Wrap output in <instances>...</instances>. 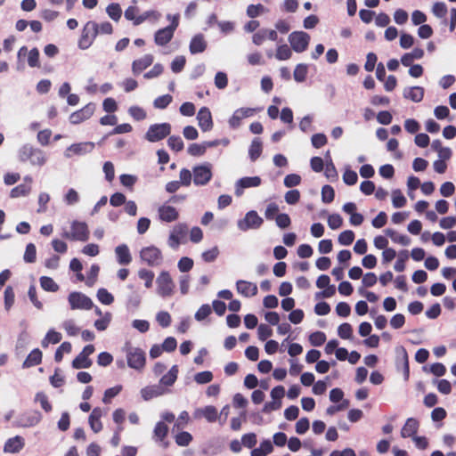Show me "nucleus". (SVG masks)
<instances>
[{
  "instance_id": "obj_1",
  "label": "nucleus",
  "mask_w": 456,
  "mask_h": 456,
  "mask_svg": "<svg viewBox=\"0 0 456 456\" xmlns=\"http://www.w3.org/2000/svg\"><path fill=\"white\" fill-rule=\"evenodd\" d=\"M19 159L21 162L29 161L32 165L39 167L46 162L45 152L29 144H25L20 149Z\"/></svg>"
},
{
  "instance_id": "obj_2",
  "label": "nucleus",
  "mask_w": 456,
  "mask_h": 456,
  "mask_svg": "<svg viewBox=\"0 0 456 456\" xmlns=\"http://www.w3.org/2000/svg\"><path fill=\"white\" fill-rule=\"evenodd\" d=\"M98 34L99 25L93 20L87 21L78 40V47L83 50L89 48Z\"/></svg>"
},
{
  "instance_id": "obj_3",
  "label": "nucleus",
  "mask_w": 456,
  "mask_h": 456,
  "mask_svg": "<svg viewBox=\"0 0 456 456\" xmlns=\"http://www.w3.org/2000/svg\"><path fill=\"white\" fill-rule=\"evenodd\" d=\"M70 232H65L62 237L70 240L86 241L89 239L88 226L85 222L74 221Z\"/></svg>"
},
{
  "instance_id": "obj_4",
  "label": "nucleus",
  "mask_w": 456,
  "mask_h": 456,
  "mask_svg": "<svg viewBox=\"0 0 456 456\" xmlns=\"http://www.w3.org/2000/svg\"><path fill=\"white\" fill-rule=\"evenodd\" d=\"M157 292L162 297H167L173 295L175 283L167 271H162L157 280Z\"/></svg>"
},
{
  "instance_id": "obj_5",
  "label": "nucleus",
  "mask_w": 456,
  "mask_h": 456,
  "mask_svg": "<svg viewBox=\"0 0 456 456\" xmlns=\"http://www.w3.org/2000/svg\"><path fill=\"white\" fill-rule=\"evenodd\" d=\"M170 132L171 126L169 123L154 124L149 127L145 138L151 142H155L166 138Z\"/></svg>"
},
{
  "instance_id": "obj_6",
  "label": "nucleus",
  "mask_w": 456,
  "mask_h": 456,
  "mask_svg": "<svg viewBox=\"0 0 456 456\" xmlns=\"http://www.w3.org/2000/svg\"><path fill=\"white\" fill-rule=\"evenodd\" d=\"M140 257L149 266H159L163 261L160 249L155 246L142 248L140 251Z\"/></svg>"
},
{
  "instance_id": "obj_7",
  "label": "nucleus",
  "mask_w": 456,
  "mask_h": 456,
  "mask_svg": "<svg viewBox=\"0 0 456 456\" xmlns=\"http://www.w3.org/2000/svg\"><path fill=\"white\" fill-rule=\"evenodd\" d=\"M289 41L295 52L302 53L307 49L310 37L304 31H295L289 36Z\"/></svg>"
},
{
  "instance_id": "obj_8",
  "label": "nucleus",
  "mask_w": 456,
  "mask_h": 456,
  "mask_svg": "<svg viewBox=\"0 0 456 456\" xmlns=\"http://www.w3.org/2000/svg\"><path fill=\"white\" fill-rule=\"evenodd\" d=\"M126 360L130 368L141 370L145 366V353L141 348H130L126 353Z\"/></svg>"
},
{
  "instance_id": "obj_9",
  "label": "nucleus",
  "mask_w": 456,
  "mask_h": 456,
  "mask_svg": "<svg viewBox=\"0 0 456 456\" xmlns=\"http://www.w3.org/2000/svg\"><path fill=\"white\" fill-rule=\"evenodd\" d=\"M68 299L72 310H90L94 306L91 298L81 292H71Z\"/></svg>"
},
{
  "instance_id": "obj_10",
  "label": "nucleus",
  "mask_w": 456,
  "mask_h": 456,
  "mask_svg": "<svg viewBox=\"0 0 456 456\" xmlns=\"http://www.w3.org/2000/svg\"><path fill=\"white\" fill-rule=\"evenodd\" d=\"M95 348L94 345L86 346L82 352L78 354L72 361V367L74 369H86L92 366V360L89 358V355L94 354Z\"/></svg>"
},
{
  "instance_id": "obj_11",
  "label": "nucleus",
  "mask_w": 456,
  "mask_h": 456,
  "mask_svg": "<svg viewBox=\"0 0 456 456\" xmlns=\"http://www.w3.org/2000/svg\"><path fill=\"white\" fill-rule=\"evenodd\" d=\"M94 111L95 104L89 102L80 110L71 113L69 116V121L73 125H78L89 119L94 115Z\"/></svg>"
},
{
  "instance_id": "obj_12",
  "label": "nucleus",
  "mask_w": 456,
  "mask_h": 456,
  "mask_svg": "<svg viewBox=\"0 0 456 456\" xmlns=\"http://www.w3.org/2000/svg\"><path fill=\"white\" fill-rule=\"evenodd\" d=\"M212 178V172L209 165H200L193 168V183L195 185H205Z\"/></svg>"
},
{
  "instance_id": "obj_13",
  "label": "nucleus",
  "mask_w": 456,
  "mask_h": 456,
  "mask_svg": "<svg viewBox=\"0 0 456 456\" xmlns=\"http://www.w3.org/2000/svg\"><path fill=\"white\" fill-rule=\"evenodd\" d=\"M263 224V219L258 216L256 211L251 210L248 212L243 220L239 221L238 226L242 231L248 229L259 228Z\"/></svg>"
},
{
  "instance_id": "obj_14",
  "label": "nucleus",
  "mask_w": 456,
  "mask_h": 456,
  "mask_svg": "<svg viewBox=\"0 0 456 456\" xmlns=\"http://www.w3.org/2000/svg\"><path fill=\"white\" fill-rule=\"evenodd\" d=\"M255 112L256 110L252 108H240L236 110L229 119V126L233 129L238 128L243 118L252 117Z\"/></svg>"
},
{
  "instance_id": "obj_15",
  "label": "nucleus",
  "mask_w": 456,
  "mask_h": 456,
  "mask_svg": "<svg viewBox=\"0 0 456 456\" xmlns=\"http://www.w3.org/2000/svg\"><path fill=\"white\" fill-rule=\"evenodd\" d=\"M188 228L185 224H179L175 225L168 238V245L172 248H177L181 240L186 235Z\"/></svg>"
},
{
  "instance_id": "obj_16",
  "label": "nucleus",
  "mask_w": 456,
  "mask_h": 456,
  "mask_svg": "<svg viewBox=\"0 0 456 456\" xmlns=\"http://www.w3.org/2000/svg\"><path fill=\"white\" fill-rule=\"evenodd\" d=\"M197 119L199 122V126L202 131L207 132L213 128L212 115L208 108H200L197 115Z\"/></svg>"
},
{
  "instance_id": "obj_17",
  "label": "nucleus",
  "mask_w": 456,
  "mask_h": 456,
  "mask_svg": "<svg viewBox=\"0 0 456 456\" xmlns=\"http://www.w3.org/2000/svg\"><path fill=\"white\" fill-rule=\"evenodd\" d=\"M236 289L238 293L242 295L245 297H254L257 294L258 289L256 283L244 281V280H239L236 282Z\"/></svg>"
},
{
  "instance_id": "obj_18",
  "label": "nucleus",
  "mask_w": 456,
  "mask_h": 456,
  "mask_svg": "<svg viewBox=\"0 0 456 456\" xmlns=\"http://www.w3.org/2000/svg\"><path fill=\"white\" fill-rule=\"evenodd\" d=\"M159 216L163 222L171 223L178 219L179 213L175 208L168 205H162L159 208Z\"/></svg>"
},
{
  "instance_id": "obj_19",
  "label": "nucleus",
  "mask_w": 456,
  "mask_h": 456,
  "mask_svg": "<svg viewBox=\"0 0 456 456\" xmlns=\"http://www.w3.org/2000/svg\"><path fill=\"white\" fill-rule=\"evenodd\" d=\"M217 144V141L205 142L202 144L191 143L189 145L187 151L191 156L199 157L205 154L207 148L215 147Z\"/></svg>"
},
{
  "instance_id": "obj_20",
  "label": "nucleus",
  "mask_w": 456,
  "mask_h": 456,
  "mask_svg": "<svg viewBox=\"0 0 456 456\" xmlns=\"http://www.w3.org/2000/svg\"><path fill=\"white\" fill-rule=\"evenodd\" d=\"M151 54H145L143 57L134 60L132 63V71L134 75L140 74L142 70L150 67L153 62Z\"/></svg>"
},
{
  "instance_id": "obj_21",
  "label": "nucleus",
  "mask_w": 456,
  "mask_h": 456,
  "mask_svg": "<svg viewBox=\"0 0 456 456\" xmlns=\"http://www.w3.org/2000/svg\"><path fill=\"white\" fill-rule=\"evenodd\" d=\"M24 180H25L24 183H20L11 190V192H10L11 198H19V197H22V196H27L30 192L32 178L27 176V177H25Z\"/></svg>"
},
{
  "instance_id": "obj_22",
  "label": "nucleus",
  "mask_w": 456,
  "mask_h": 456,
  "mask_svg": "<svg viewBox=\"0 0 456 456\" xmlns=\"http://www.w3.org/2000/svg\"><path fill=\"white\" fill-rule=\"evenodd\" d=\"M419 421L414 418L407 419L405 424L402 428L401 436L403 438L414 437L419 429Z\"/></svg>"
},
{
  "instance_id": "obj_23",
  "label": "nucleus",
  "mask_w": 456,
  "mask_h": 456,
  "mask_svg": "<svg viewBox=\"0 0 456 456\" xmlns=\"http://www.w3.org/2000/svg\"><path fill=\"white\" fill-rule=\"evenodd\" d=\"M24 447V440L21 436H14L9 438L4 446V452L16 453L19 452Z\"/></svg>"
},
{
  "instance_id": "obj_24",
  "label": "nucleus",
  "mask_w": 456,
  "mask_h": 456,
  "mask_svg": "<svg viewBox=\"0 0 456 456\" xmlns=\"http://www.w3.org/2000/svg\"><path fill=\"white\" fill-rule=\"evenodd\" d=\"M190 52L191 54L203 53L207 48V42L202 34L194 36L190 43Z\"/></svg>"
},
{
  "instance_id": "obj_25",
  "label": "nucleus",
  "mask_w": 456,
  "mask_h": 456,
  "mask_svg": "<svg viewBox=\"0 0 456 456\" xmlns=\"http://www.w3.org/2000/svg\"><path fill=\"white\" fill-rule=\"evenodd\" d=\"M174 33L169 28L166 27L156 31L154 36L155 44L160 46L167 45L173 38Z\"/></svg>"
},
{
  "instance_id": "obj_26",
  "label": "nucleus",
  "mask_w": 456,
  "mask_h": 456,
  "mask_svg": "<svg viewBox=\"0 0 456 456\" xmlns=\"http://www.w3.org/2000/svg\"><path fill=\"white\" fill-rule=\"evenodd\" d=\"M115 253L117 256V260L120 265H126L131 263L132 256L128 247L126 244L118 245Z\"/></svg>"
},
{
  "instance_id": "obj_27",
  "label": "nucleus",
  "mask_w": 456,
  "mask_h": 456,
  "mask_svg": "<svg viewBox=\"0 0 456 456\" xmlns=\"http://www.w3.org/2000/svg\"><path fill=\"white\" fill-rule=\"evenodd\" d=\"M42 357H43V354H42L41 350L38 348H36L28 354V355L27 356V358L25 359V361L22 363V367L24 369H26V368L37 366L41 363Z\"/></svg>"
},
{
  "instance_id": "obj_28",
  "label": "nucleus",
  "mask_w": 456,
  "mask_h": 456,
  "mask_svg": "<svg viewBox=\"0 0 456 456\" xmlns=\"http://www.w3.org/2000/svg\"><path fill=\"white\" fill-rule=\"evenodd\" d=\"M424 92V88L421 86H412L404 91L403 96L414 102H419L423 100Z\"/></svg>"
},
{
  "instance_id": "obj_29",
  "label": "nucleus",
  "mask_w": 456,
  "mask_h": 456,
  "mask_svg": "<svg viewBox=\"0 0 456 456\" xmlns=\"http://www.w3.org/2000/svg\"><path fill=\"white\" fill-rule=\"evenodd\" d=\"M168 433V427L164 421H159L153 430V439L157 442H164Z\"/></svg>"
},
{
  "instance_id": "obj_30",
  "label": "nucleus",
  "mask_w": 456,
  "mask_h": 456,
  "mask_svg": "<svg viewBox=\"0 0 456 456\" xmlns=\"http://www.w3.org/2000/svg\"><path fill=\"white\" fill-rule=\"evenodd\" d=\"M385 233L395 242L403 246H408L411 243V239L407 235L399 234L393 229H387Z\"/></svg>"
},
{
  "instance_id": "obj_31",
  "label": "nucleus",
  "mask_w": 456,
  "mask_h": 456,
  "mask_svg": "<svg viewBox=\"0 0 456 456\" xmlns=\"http://www.w3.org/2000/svg\"><path fill=\"white\" fill-rule=\"evenodd\" d=\"M263 150V145L260 138H255L253 139L249 150L248 154L250 157V159L252 161H256L261 155Z\"/></svg>"
},
{
  "instance_id": "obj_32",
  "label": "nucleus",
  "mask_w": 456,
  "mask_h": 456,
  "mask_svg": "<svg viewBox=\"0 0 456 456\" xmlns=\"http://www.w3.org/2000/svg\"><path fill=\"white\" fill-rule=\"evenodd\" d=\"M177 374L178 367L176 365H174L169 370V371L160 379V383L167 387L172 386L177 379Z\"/></svg>"
},
{
  "instance_id": "obj_33",
  "label": "nucleus",
  "mask_w": 456,
  "mask_h": 456,
  "mask_svg": "<svg viewBox=\"0 0 456 456\" xmlns=\"http://www.w3.org/2000/svg\"><path fill=\"white\" fill-rule=\"evenodd\" d=\"M94 147V142H79L70 145L68 151H72L74 154H81L92 151Z\"/></svg>"
},
{
  "instance_id": "obj_34",
  "label": "nucleus",
  "mask_w": 456,
  "mask_h": 456,
  "mask_svg": "<svg viewBox=\"0 0 456 456\" xmlns=\"http://www.w3.org/2000/svg\"><path fill=\"white\" fill-rule=\"evenodd\" d=\"M61 334L54 330H50L42 341V346L47 347L49 343L57 344L61 340Z\"/></svg>"
},
{
  "instance_id": "obj_35",
  "label": "nucleus",
  "mask_w": 456,
  "mask_h": 456,
  "mask_svg": "<svg viewBox=\"0 0 456 456\" xmlns=\"http://www.w3.org/2000/svg\"><path fill=\"white\" fill-rule=\"evenodd\" d=\"M138 277L144 281V285L147 289L152 287L153 280L155 277V274L152 271L144 268L140 269L138 271Z\"/></svg>"
},
{
  "instance_id": "obj_36",
  "label": "nucleus",
  "mask_w": 456,
  "mask_h": 456,
  "mask_svg": "<svg viewBox=\"0 0 456 456\" xmlns=\"http://www.w3.org/2000/svg\"><path fill=\"white\" fill-rule=\"evenodd\" d=\"M39 281L42 289L45 291L56 292L59 289L58 284L51 277L42 276Z\"/></svg>"
},
{
  "instance_id": "obj_37",
  "label": "nucleus",
  "mask_w": 456,
  "mask_h": 456,
  "mask_svg": "<svg viewBox=\"0 0 456 456\" xmlns=\"http://www.w3.org/2000/svg\"><path fill=\"white\" fill-rule=\"evenodd\" d=\"M35 401L40 403L42 409L45 412H50L52 411L53 406L48 400V396L44 392L37 393L35 396Z\"/></svg>"
},
{
  "instance_id": "obj_38",
  "label": "nucleus",
  "mask_w": 456,
  "mask_h": 456,
  "mask_svg": "<svg viewBox=\"0 0 456 456\" xmlns=\"http://www.w3.org/2000/svg\"><path fill=\"white\" fill-rule=\"evenodd\" d=\"M335 191L330 185H324L322 188V200L323 203L330 204L334 200Z\"/></svg>"
},
{
  "instance_id": "obj_39",
  "label": "nucleus",
  "mask_w": 456,
  "mask_h": 456,
  "mask_svg": "<svg viewBox=\"0 0 456 456\" xmlns=\"http://www.w3.org/2000/svg\"><path fill=\"white\" fill-rule=\"evenodd\" d=\"M175 441L179 446H188L192 441V436L187 431H182L175 436Z\"/></svg>"
},
{
  "instance_id": "obj_40",
  "label": "nucleus",
  "mask_w": 456,
  "mask_h": 456,
  "mask_svg": "<svg viewBox=\"0 0 456 456\" xmlns=\"http://www.w3.org/2000/svg\"><path fill=\"white\" fill-rule=\"evenodd\" d=\"M107 13L108 15L115 21L119 20L122 15V10L118 4L113 3L107 6Z\"/></svg>"
},
{
  "instance_id": "obj_41",
  "label": "nucleus",
  "mask_w": 456,
  "mask_h": 456,
  "mask_svg": "<svg viewBox=\"0 0 456 456\" xmlns=\"http://www.w3.org/2000/svg\"><path fill=\"white\" fill-rule=\"evenodd\" d=\"M338 334L342 339H350L353 337V328L348 322H344L338 326Z\"/></svg>"
},
{
  "instance_id": "obj_42",
  "label": "nucleus",
  "mask_w": 456,
  "mask_h": 456,
  "mask_svg": "<svg viewBox=\"0 0 456 456\" xmlns=\"http://www.w3.org/2000/svg\"><path fill=\"white\" fill-rule=\"evenodd\" d=\"M168 147L176 152L183 151L184 144L180 136L172 135L167 140Z\"/></svg>"
},
{
  "instance_id": "obj_43",
  "label": "nucleus",
  "mask_w": 456,
  "mask_h": 456,
  "mask_svg": "<svg viewBox=\"0 0 456 456\" xmlns=\"http://www.w3.org/2000/svg\"><path fill=\"white\" fill-rule=\"evenodd\" d=\"M325 341L326 335L322 331H315L309 336V342L314 346H321L325 343Z\"/></svg>"
},
{
  "instance_id": "obj_44",
  "label": "nucleus",
  "mask_w": 456,
  "mask_h": 456,
  "mask_svg": "<svg viewBox=\"0 0 456 456\" xmlns=\"http://www.w3.org/2000/svg\"><path fill=\"white\" fill-rule=\"evenodd\" d=\"M392 202L395 208H403L405 206L407 200L402 191L397 189L394 190L392 192Z\"/></svg>"
},
{
  "instance_id": "obj_45",
  "label": "nucleus",
  "mask_w": 456,
  "mask_h": 456,
  "mask_svg": "<svg viewBox=\"0 0 456 456\" xmlns=\"http://www.w3.org/2000/svg\"><path fill=\"white\" fill-rule=\"evenodd\" d=\"M97 298L103 305H110L114 301V297L106 289H99L97 291Z\"/></svg>"
},
{
  "instance_id": "obj_46",
  "label": "nucleus",
  "mask_w": 456,
  "mask_h": 456,
  "mask_svg": "<svg viewBox=\"0 0 456 456\" xmlns=\"http://www.w3.org/2000/svg\"><path fill=\"white\" fill-rule=\"evenodd\" d=\"M23 259L26 263H34L37 259V248L33 243H28L26 246Z\"/></svg>"
},
{
  "instance_id": "obj_47",
  "label": "nucleus",
  "mask_w": 456,
  "mask_h": 456,
  "mask_svg": "<svg viewBox=\"0 0 456 456\" xmlns=\"http://www.w3.org/2000/svg\"><path fill=\"white\" fill-rule=\"evenodd\" d=\"M239 184L242 188L256 187L261 184V178L258 176L243 177L239 180Z\"/></svg>"
},
{
  "instance_id": "obj_48",
  "label": "nucleus",
  "mask_w": 456,
  "mask_h": 456,
  "mask_svg": "<svg viewBox=\"0 0 456 456\" xmlns=\"http://www.w3.org/2000/svg\"><path fill=\"white\" fill-rule=\"evenodd\" d=\"M292 55L290 48L287 45L277 47L275 57L280 61L289 60Z\"/></svg>"
},
{
  "instance_id": "obj_49",
  "label": "nucleus",
  "mask_w": 456,
  "mask_h": 456,
  "mask_svg": "<svg viewBox=\"0 0 456 456\" xmlns=\"http://www.w3.org/2000/svg\"><path fill=\"white\" fill-rule=\"evenodd\" d=\"M307 76V66L305 64H298L294 70V79L297 82H304Z\"/></svg>"
},
{
  "instance_id": "obj_50",
  "label": "nucleus",
  "mask_w": 456,
  "mask_h": 456,
  "mask_svg": "<svg viewBox=\"0 0 456 456\" xmlns=\"http://www.w3.org/2000/svg\"><path fill=\"white\" fill-rule=\"evenodd\" d=\"M354 240V232L351 230H346L338 235V242L341 245L348 246L353 243Z\"/></svg>"
},
{
  "instance_id": "obj_51",
  "label": "nucleus",
  "mask_w": 456,
  "mask_h": 456,
  "mask_svg": "<svg viewBox=\"0 0 456 456\" xmlns=\"http://www.w3.org/2000/svg\"><path fill=\"white\" fill-rule=\"evenodd\" d=\"M156 320L162 328L170 326L172 319L168 312L160 311L157 314Z\"/></svg>"
},
{
  "instance_id": "obj_52",
  "label": "nucleus",
  "mask_w": 456,
  "mask_h": 456,
  "mask_svg": "<svg viewBox=\"0 0 456 456\" xmlns=\"http://www.w3.org/2000/svg\"><path fill=\"white\" fill-rule=\"evenodd\" d=\"M203 417L209 422H215L217 419V410L215 406L208 405L202 410Z\"/></svg>"
},
{
  "instance_id": "obj_53",
  "label": "nucleus",
  "mask_w": 456,
  "mask_h": 456,
  "mask_svg": "<svg viewBox=\"0 0 456 456\" xmlns=\"http://www.w3.org/2000/svg\"><path fill=\"white\" fill-rule=\"evenodd\" d=\"M178 269L182 273H187L193 267V260L188 256L180 258L177 264Z\"/></svg>"
},
{
  "instance_id": "obj_54",
  "label": "nucleus",
  "mask_w": 456,
  "mask_h": 456,
  "mask_svg": "<svg viewBox=\"0 0 456 456\" xmlns=\"http://www.w3.org/2000/svg\"><path fill=\"white\" fill-rule=\"evenodd\" d=\"M173 97L170 94L159 96L154 101V107L158 109H166L172 102Z\"/></svg>"
},
{
  "instance_id": "obj_55",
  "label": "nucleus",
  "mask_w": 456,
  "mask_h": 456,
  "mask_svg": "<svg viewBox=\"0 0 456 456\" xmlns=\"http://www.w3.org/2000/svg\"><path fill=\"white\" fill-rule=\"evenodd\" d=\"M121 389H122L121 386H116V387L106 389L104 392L102 402L104 403H110V400L113 397H115L116 395H118L120 393Z\"/></svg>"
},
{
  "instance_id": "obj_56",
  "label": "nucleus",
  "mask_w": 456,
  "mask_h": 456,
  "mask_svg": "<svg viewBox=\"0 0 456 456\" xmlns=\"http://www.w3.org/2000/svg\"><path fill=\"white\" fill-rule=\"evenodd\" d=\"M185 63H186V59L184 56H176L172 63H171V69L174 73H179L181 72L184 66H185Z\"/></svg>"
},
{
  "instance_id": "obj_57",
  "label": "nucleus",
  "mask_w": 456,
  "mask_h": 456,
  "mask_svg": "<svg viewBox=\"0 0 456 456\" xmlns=\"http://www.w3.org/2000/svg\"><path fill=\"white\" fill-rule=\"evenodd\" d=\"M432 12L437 18H444L447 14V6L443 2L435 3L432 7Z\"/></svg>"
},
{
  "instance_id": "obj_58",
  "label": "nucleus",
  "mask_w": 456,
  "mask_h": 456,
  "mask_svg": "<svg viewBox=\"0 0 456 456\" xmlns=\"http://www.w3.org/2000/svg\"><path fill=\"white\" fill-rule=\"evenodd\" d=\"M28 64L31 68L39 67V51L37 48H32L28 56Z\"/></svg>"
},
{
  "instance_id": "obj_59",
  "label": "nucleus",
  "mask_w": 456,
  "mask_h": 456,
  "mask_svg": "<svg viewBox=\"0 0 456 456\" xmlns=\"http://www.w3.org/2000/svg\"><path fill=\"white\" fill-rule=\"evenodd\" d=\"M343 219L338 214L330 215L328 217V225L330 229L336 230L342 226Z\"/></svg>"
},
{
  "instance_id": "obj_60",
  "label": "nucleus",
  "mask_w": 456,
  "mask_h": 456,
  "mask_svg": "<svg viewBox=\"0 0 456 456\" xmlns=\"http://www.w3.org/2000/svg\"><path fill=\"white\" fill-rule=\"evenodd\" d=\"M128 112L132 118L137 121L143 120L146 118L145 110L138 106L130 107Z\"/></svg>"
},
{
  "instance_id": "obj_61",
  "label": "nucleus",
  "mask_w": 456,
  "mask_h": 456,
  "mask_svg": "<svg viewBox=\"0 0 456 456\" xmlns=\"http://www.w3.org/2000/svg\"><path fill=\"white\" fill-rule=\"evenodd\" d=\"M312 144L314 148L319 149L327 144L328 140L324 134H314L311 138Z\"/></svg>"
},
{
  "instance_id": "obj_62",
  "label": "nucleus",
  "mask_w": 456,
  "mask_h": 456,
  "mask_svg": "<svg viewBox=\"0 0 456 456\" xmlns=\"http://www.w3.org/2000/svg\"><path fill=\"white\" fill-rule=\"evenodd\" d=\"M228 85V77L224 72L219 71L215 76V86L218 89H224Z\"/></svg>"
},
{
  "instance_id": "obj_63",
  "label": "nucleus",
  "mask_w": 456,
  "mask_h": 456,
  "mask_svg": "<svg viewBox=\"0 0 456 456\" xmlns=\"http://www.w3.org/2000/svg\"><path fill=\"white\" fill-rule=\"evenodd\" d=\"M256 436L255 433H248L242 436L241 443L247 448H253L256 444Z\"/></svg>"
},
{
  "instance_id": "obj_64",
  "label": "nucleus",
  "mask_w": 456,
  "mask_h": 456,
  "mask_svg": "<svg viewBox=\"0 0 456 456\" xmlns=\"http://www.w3.org/2000/svg\"><path fill=\"white\" fill-rule=\"evenodd\" d=\"M258 338L262 341L266 340L273 334V330L267 324H260L257 329Z\"/></svg>"
}]
</instances>
